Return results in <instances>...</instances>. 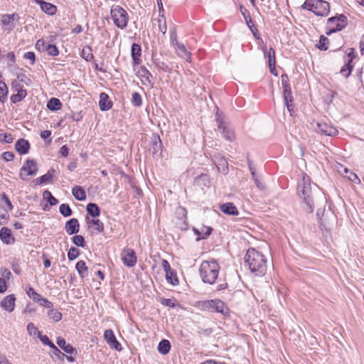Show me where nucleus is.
Listing matches in <instances>:
<instances>
[{"label":"nucleus","instance_id":"obj_19","mask_svg":"<svg viewBox=\"0 0 364 364\" xmlns=\"http://www.w3.org/2000/svg\"><path fill=\"white\" fill-rule=\"evenodd\" d=\"M16 89L18 91L17 93L12 95L10 98L11 102L14 104L21 102L28 95L26 90L23 89V86L20 84H16Z\"/></svg>","mask_w":364,"mask_h":364},{"label":"nucleus","instance_id":"obj_14","mask_svg":"<svg viewBox=\"0 0 364 364\" xmlns=\"http://www.w3.org/2000/svg\"><path fill=\"white\" fill-rule=\"evenodd\" d=\"M0 239L4 244L12 245L15 242V237L13 236L11 230L6 227H3L0 230Z\"/></svg>","mask_w":364,"mask_h":364},{"label":"nucleus","instance_id":"obj_59","mask_svg":"<svg viewBox=\"0 0 364 364\" xmlns=\"http://www.w3.org/2000/svg\"><path fill=\"white\" fill-rule=\"evenodd\" d=\"M9 219L8 210L4 207H0V220H4L5 223Z\"/></svg>","mask_w":364,"mask_h":364},{"label":"nucleus","instance_id":"obj_31","mask_svg":"<svg viewBox=\"0 0 364 364\" xmlns=\"http://www.w3.org/2000/svg\"><path fill=\"white\" fill-rule=\"evenodd\" d=\"M47 107L51 111H58L61 109L62 103L59 99L52 97L48 100Z\"/></svg>","mask_w":364,"mask_h":364},{"label":"nucleus","instance_id":"obj_17","mask_svg":"<svg viewBox=\"0 0 364 364\" xmlns=\"http://www.w3.org/2000/svg\"><path fill=\"white\" fill-rule=\"evenodd\" d=\"M211 157L212 162L215 165L218 171L223 173H227L228 171V162L224 157H216L213 156L211 154H209Z\"/></svg>","mask_w":364,"mask_h":364},{"label":"nucleus","instance_id":"obj_44","mask_svg":"<svg viewBox=\"0 0 364 364\" xmlns=\"http://www.w3.org/2000/svg\"><path fill=\"white\" fill-rule=\"evenodd\" d=\"M38 337L44 345L49 346L50 348L55 347V344L46 335H42L41 332H38Z\"/></svg>","mask_w":364,"mask_h":364},{"label":"nucleus","instance_id":"obj_55","mask_svg":"<svg viewBox=\"0 0 364 364\" xmlns=\"http://www.w3.org/2000/svg\"><path fill=\"white\" fill-rule=\"evenodd\" d=\"M0 274L2 277V279H4L5 280H9L11 277V272L6 268H1L0 269Z\"/></svg>","mask_w":364,"mask_h":364},{"label":"nucleus","instance_id":"obj_62","mask_svg":"<svg viewBox=\"0 0 364 364\" xmlns=\"http://www.w3.org/2000/svg\"><path fill=\"white\" fill-rule=\"evenodd\" d=\"M2 158L6 161H11L14 159V154L11 151H5L2 154Z\"/></svg>","mask_w":364,"mask_h":364},{"label":"nucleus","instance_id":"obj_24","mask_svg":"<svg viewBox=\"0 0 364 364\" xmlns=\"http://www.w3.org/2000/svg\"><path fill=\"white\" fill-rule=\"evenodd\" d=\"M220 210L226 215H237L239 212L232 203H225L220 205Z\"/></svg>","mask_w":364,"mask_h":364},{"label":"nucleus","instance_id":"obj_49","mask_svg":"<svg viewBox=\"0 0 364 364\" xmlns=\"http://www.w3.org/2000/svg\"><path fill=\"white\" fill-rule=\"evenodd\" d=\"M158 23L159 31L163 34H165L166 33V23L164 16H161V17L158 19Z\"/></svg>","mask_w":364,"mask_h":364},{"label":"nucleus","instance_id":"obj_10","mask_svg":"<svg viewBox=\"0 0 364 364\" xmlns=\"http://www.w3.org/2000/svg\"><path fill=\"white\" fill-rule=\"evenodd\" d=\"M206 308L213 312L215 311L223 315L228 312V309L226 307L225 303L220 299L206 301Z\"/></svg>","mask_w":364,"mask_h":364},{"label":"nucleus","instance_id":"obj_35","mask_svg":"<svg viewBox=\"0 0 364 364\" xmlns=\"http://www.w3.org/2000/svg\"><path fill=\"white\" fill-rule=\"evenodd\" d=\"M9 89L6 83L0 80V102L4 103L8 99Z\"/></svg>","mask_w":364,"mask_h":364},{"label":"nucleus","instance_id":"obj_11","mask_svg":"<svg viewBox=\"0 0 364 364\" xmlns=\"http://www.w3.org/2000/svg\"><path fill=\"white\" fill-rule=\"evenodd\" d=\"M316 125V127H314L315 131L322 134L336 136L338 132L335 127L324 122H318Z\"/></svg>","mask_w":364,"mask_h":364},{"label":"nucleus","instance_id":"obj_8","mask_svg":"<svg viewBox=\"0 0 364 364\" xmlns=\"http://www.w3.org/2000/svg\"><path fill=\"white\" fill-rule=\"evenodd\" d=\"M38 172V166L36 163L32 159H27L22 167L19 176L22 180H26V176H35Z\"/></svg>","mask_w":364,"mask_h":364},{"label":"nucleus","instance_id":"obj_3","mask_svg":"<svg viewBox=\"0 0 364 364\" xmlns=\"http://www.w3.org/2000/svg\"><path fill=\"white\" fill-rule=\"evenodd\" d=\"M319 16H326L330 12V4L323 0H306L301 6Z\"/></svg>","mask_w":364,"mask_h":364},{"label":"nucleus","instance_id":"obj_21","mask_svg":"<svg viewBox=\"0 0 364 364\" xmlns=\"http://www.w3.org/2000/svg\"><path fill=\"white\" fill-rule=\"evenodd\" d=\"M112 102L109 100V95L105 92L100 95L99 107L102 111H107L112 107Z\"/></svg>","mask_w":364,"mask_h":364},{"label":"nucleus","instance_id":"obj_64","mask_svg":"<svg viewBox=\"0 0 364 364\" xmlns=\"http://www.w3.org/2000/svg\"><path fill=\"white\" fill-rule=\"evenodd\" d=\"M161 264L163 269L166 273L172 269L168 262L166 259H162Z\"/></svg>","mask_w":364,"mask_h":364},{"label":"nucleus","instance_id":"obj_38","mask_svg":"<svg viewBox=\"0 0 364 364\" xmlns=\"http://www.w3.org/2000/svg\"><path fill=\"white\" fill-rule=\"evenodd\" d=\"M89 226L93 225L94 228L98 232H102L104 231V224L99 219H92L87 222Z\"/></svg>","mask_w":364,"mask_h":364},{"label":"nucleus","instance_id":"obj_41","mask_svg":"<svg viewBox=\"0 0 364 364\" xmlns=\"http://www.w3.org/2000/svg\"><path fill=\"white\" fill-rule=\"evenodd\" d=\"M352 59H349L348 63L341 69V73L346 77H348L353 70V65H351Z\"/></svg>","mask_w":364,"mask_h":364},{"label":"nucleus","instance_id":"obj_36","mask_svg":"<svg viewBox=\"0 0 364 364\" xmlns=\"http://www.w3.org/2000/svg\"><path fill=\"white\" fill-rule=\"evenodd\" d=\"M81 57L87 62L93 59L94 56L92 48L89 46H85L82 50Z\"/></svg>","mask_w":364,"mask_h":364},{"label":"nucleus","instance_id":"obj_16","mask_svg":"<svg viewBox=\"0 0 364 364\" xmlns=\"http://www.w3.org/2000/svg\"><path fill=\"white\" fill-rule=\"evenodd\" d=\"M16 297L14 294H10L4 297L0 303V306L8 312H12L15 308Z\"/></svg>","mask_w":364,"mask_h":364},{"label":"nucleus","instance_id":"obj_63","mask_svg":"<svg viewBox=\"0 0 364 364\" xmlns=\"http://www.w3.org/2000/svg\"><path fill=\"white\" fill-rule=\"evenodd\" d=\"M348 178L350 181H351L352 182H354L355 183H357V184L360 183V178H358L357 174H355V173L350 172V174L348 176Z\"/></svg>","mask_w":364,"mask_h":364},{"label":"nucleus","instance_id":"obj_58","mask_svg":"<svg viewBox=\"0 0 364 364\" xmlns=\"http://www.w3.org/2000/svg\"><path fill=\"white\" fill-rule=\"evenodd\" d=\"M38 304L47 309H51L53 307V303L46 298H43L41 302L38 303Z\"/></svg>","mask_w":364,"mask_h":364},{"label":"nucleus","instance_id":"obj_12","mask_svg":"<svg viewBox=\"0 0 364 364\" xmlns=\"http://www.w3.org/2000/svg\"><path fill=\"white\" fill-rule=\"evenodd\" d=\"M104 338L110 348L116 350L121 351L122 347L121 343L117 340L116 336L112 329H107L104 333Z\"/></svg>","mask_w":364,"mask_h":364},{"label":"nucleus","instance_id":"obj_50","mask_svg":"<svg viewBox=\"0 0 364 364\" xmlns=\"http://www.w3.org/2000/svg\"><path fill=\"white\" fill-rule=\"evenodd\" d=\"M252 179L258 189L260 191H265L267 189L266 185L260 181L259 176H255V178H252Z\"/></svg>","mask_w":364,"mask_h":364},{"label":"nucleus","instance_id":"obj_52","mask_svg":"<svg viewBox=\"0 0 364 364\" xmlns=\"http://www.w3.org/2000/svg\"><path fill=\"white\" fill-rule=\"evenodd\" d=\"M48 44L43 39H39L36 44V48L39 51H46Z\"/></svg>","mask_w":364,"mask_h":364},{"label":"nucleus","instance_id":"obj_13","mask_svg":"<svg viewBox=\"0 0 364 364\" xmlns=\"http://www.w3.org/2000/svg\"><path fill=\"white\" fill-rule=\"evenodd\" d=\"M150 151L155 157H158L161 155L162 142L158 134H152Z\"/></svg>","mask_w":364,"mask_h":364},{"label":"nucleus","instance_id":"obj_60","mask_svg":"<svg viewBox=\"0 0 364 364\" xmlns=\"http://www.w3.org/2000/svg\"><path fill=\"white\" fill-rule=\"evenodd\" d=\"M161 303L164 306L171 308H174L176 306L175 301L171 299H163Z\"/></svg>","mask_w":364,"mask_h":364},{"label":"nucleus","instance_id":"obj_7","mask_svg":"<svg viewBox=\"0 0 364 364\" xmlns=\"http://www.w3.org/2000/svg\"><path fill=\"white\" fill-rule=\"evenodd\" d=\"M206 283L213 284L218 277L220 266L215 259L206 260Z\"/></svg>","mask_w":364,"mask_h":364},{"label":"nucleus","instance_id":"obj_22","mask_svg":"<svg viewBox=\"0 0 364 364\" xmlns=\"http://www.w3.org/2000/svg\"><path fill=\"white\" fill-rule=\"evenodd\" d=\"M15 149L20 154H26L30 149V143L24 139H19L15 144Z\"/></svg>","mask_w":364,"mask_h":364},{"label":"nucleus","instance_id":"obj_48","mask_svg":"<svg viewBox=\"0 0 364 364\" xmlns=\"http://www.w3.org/2000/svg\"><path fill=\"white\" fill-rule=\"evenodd\" d=\"M49 55L51 56H57L59 54V50L58 47L54 44H48L46 46V50Z\"/></svg>","mask_w":364,"mask_h":364},{"label":"nucleus","instance_id":"obj_20","mask_svg":"<svg viewBox=\"0 0 364 364\" xmlns=\"http://www.w3.org/2000/svg\"><path fill=\"white\" fill-rule=\"evenodd\" d=\"M56 343L58 346L66 353L74 355H76L77 354L76 348L73 347L70 344H67L65 340L63 338L58 337Z\"/></svg>","mask_w":364,"mask_h":364},{"label":"nucleus","instance_id":"obj_47","mask_svg":"<svg viewBox=\"0 0 364 364\" xmlns=\"http://www.w3.org/2000/svg\"><path fill=\"white\" fill-rule=\"evenodd\" d=\"M132 103L135 107H140L142 105V98L139 93L135 92L132 94Z\"/></svg>","mask_w":364,"mask_h":364},{"label":"nucleus","instance_id":"obj_37","mask_svg":"<svg viewBox=\"0 0 364 364\" xmlns=\"http://www.w3.org/2000/svg\"><path fill=\"white\" fill-rule=\"evenodd\" d=\"M48 309V316L50 318L53 319L55 322H58L62 319L63 314L60 311L54 309L53 307Z\"/></svg>","mask_w":364,"mask_h":364},{"label":"nucleus","instance_id":"obj_42","mask_svg":"<svg viewBox=\"0 0 364 364\" xmlns=\"http://www.w3.org/2000/svg\"><path fill=\"white\" fill-rule=\"evenodd\" d=\"M43 196L44 199L47 200L51 206L55 205L58 203V200L54 196H53L49 191H45L43 193Z\"/></svg>","mask_w":364,"mask_h":364},{"label":"nucleus","instance_id":"obj_56","mask_svg":"<svg viewBox=\"0 0 364 364\" xmlns=\"http://www.w3.org/2000/svg\"><path fill=\"white\" fill-rule=\"evenodd\" d=\"M27 331L31 336H35L36 334L38 335V332H39L33 323H28Z\"/></svg>","mask_w":364,"mask_h":364},{"label":"nucleus","instance_id":"obj_45","mask_svg":"<svg viewBox=\"0 0 364 364\" xmlns=\"http://www.w3.org/2000/svg\"><path fill=\"white\" fill-rule=\"evenodd\" d=\"M80 255V251L77 247H72L68 252V258L69 260L73 261L75 259Z\"/></svg>","mask_w":364,"mask_h":364},{"label":"nucleus","instance_id":"obj_18","mask_svg":"<svg viewBox=\"0 0 364 364\" xmlns=\"http://www.w3.org/2000/svg\"><path fill=\"white\" fill-rule=\"evenodd\" d=\"M34 1L41 6L43 11L48 15L53 16L57 11V7L51 3L43 0H34Z\"/></svg>","mask_w":364,"mask_h":364},{"label":"nucleus","instance_id":"obj_29","mask_svg":"<svg viewBox=\"0 0 364 364\" xmlns=\"http://www.w3.org/2000/svg\"><path fill=\"white\" fill-rule=\"evenodd\" d=\"M55 172V170L54 168H50L46 174L41 176V177H39L36 179L38 183L43 184V183H46L50 182L53 177Z\"/></svg>","mask_w":364,"mask_h":364},{"label":"nucleus","instance_id":"obj_57","mask_svg":"<svg viewBox=\"0 0 364 364\" xmlns=\"http://www.w3.org/2000/svg\"><path fill=\"white\" fill-rule=\"evenodd\" d=\"M23 58L25 59H28V60H31V65H33L36 62V55H35V53L32 51H28V52H26V53H24Z\"/></svg>","mask_w":364,"mask_h":364},{"label":"nucleus","instance_id":"obj_23","mask_svg":"<svg viewBox=\"0 0 364 364\" xmlns=\"http://www.w3.org/2000/svg\"><path fill=\"white\" fill-rule=\"evenodd\" d=\"M131 55L134 65H139L141 63L140 56L141 55V46L137 43H133L131 48Z\"/></svg>","mask_w":364,"mask_h":364},{"label":"nucleus","instance_id":"obj_5","mask_svg":"<svg viewBox=\"0 0 364 364\" xmlns=\"http://www.w3.org/2000/svg\"><path fill=\"white\" fill-rule=\"evenodd\" d=\"M347 17L343 14L331 17L328 19L326 34L329 36L344 29L347 26Z\"/></svg>","mask_w":364,"mask_h":364},{"label":"nucleus","instance_id":"obj_34","mask_svg":"<svg viewBox=\"0 0 364 364\" xmlns=\"http://www.w3.org/2000/svg\"><path fill=\"white\" fill-rule=\"evenodd\" d=\"M19 16L16 13L12 14H4L2 16L1 23L4 26H9L13 21H18Z\"/></svg>","mask_w":364,"mask_h":364},{"label":"nucleus","instance_id":"obj_6","mask_svg":"<svg viewBox=\"0 0 364 364\" xmlns=\"http://www.w3.org/2000/svg\"><path fill=\"white\" fill-rule=\"evenodd\" d=\"M111 17L114 25L124 29L127 27L128 23V14L125 9L119 5L113 6L111 9Z\"/></svg>","mask_w":364,"mask_h":364},{"label":"nucleus","instance_id":"obj_46","mask_svg":"<svg viewBox=\"0 0 364 364\" xmlns=\"http://www.w3.org/2000/svg\"><path fill=\"white\" fill-rule=\"evenodd\" d=\"M268 64L269 66H272L274 68V65H276V58H275V50L273 48H270L268 51Z\"/></svg>","mask_w":364,"mask_h":364},{"label":"nucleus","instance_id":"obj_43","mask_svg":"<svg viewBox=\"0 0 364 364\" xmlns=\"http://www.w3.org/2000/svg\"><path fill=\"white\" fill-rule=\"evenodd\" d=\"M329 43V40L328 38L324 36H321L318 43L317 44V47L321 50H326L328 47V44Z\"/></svg>","mask_w":364,"mask_h":364},{"label":"nucleus","instance_id":"obj_15","mask_svg":"<svg viewBox=\"0 0 364 364\" xmlns=\"http://www.w3.org/2000/svg\"><path fill=\"white\" fill-rule=\"evenodd\" d=\"M65 230L69 235L77 234L80 231V223L77 218L68 220L65 225Z\"/></svg>","mask_w":364,"mask_h":364},{"label":"nucleus","instance_id":"obj_32","mask_svg":"<svg viewBox=\"0 0 364 364\" xmlns=\"http://www.w3.org/2000/svg\"><path fill=\"white\" fill-rule=\"evenodd\" d=\"M87 212L92 218L98 217L100 214V209L96 203H90L87 205Z\"/></svg>","mask_w":364,"mask_h":364},{"label":"nucleus","instance_id":"obj_61","mask_svg":"<svg viewBox=\"0 0 364 364\" xmlns=\"http://www.w3.org/2000/svg\"><path fill=\"white\" fill-rule=\"evenodd\" d=\"M53 350V354L61 361L64 360L65 354L63 353L55 346L51 348Z\"/></svg>","mask_w":364,"mask_h":364},{"label":"nucleus","instance_id":"obj_4","mask_svg":"<svg viewBox=\"0 0 364 364\" xmlns=\"http://www.w3.org/2000/svg\"><path fill=\"white\" fill-rule=\"evenodd\" d=\"M213 111L215 112V119L218 128L221 130L223 137L229 141H233L235 139L234 131L230 127L225 125L224 123L223 113L217 106L214 107Z\"/></svg>","mask_w":364,"mask_h":364},{"label":"nucleus","instance_id":"obj_26","mask_svg":"<svg viewBox=\"0 0 364 364\" xmlns=\"http://www.w3.org/2000/svg\"><path fill=\"white\" fill-rule=\"evenodd\" d=\"M72 193L75 198L77 200L82 201L86 199V192L80 186H75L72 189Z\"/></svg>","mask_w":364,"mask_h":364},{"label":"nucleus","instance_id":"obj_39","mask_svg":"<svg viewBox=\"0 0 364 364\" xmlns=\"http://www.w3.org/2000/svg\"><path fill=\"white\" fill-rule=\"evenodd\" d=\"M59 211L64 217H69L72 215L73 210L70 205L67 203H63L60 205Z\"/></svg>","mask_w":364,"mask_h":364},{"label":"nucleus","instance_id":"obj_40","mask_svg":"<svg viewBox=\"0 0 364 364\" xmlns=\"http://www.w3.org/2000/svg\"><path fill=\"white\" fill-rule=\"evenodd\" d=\"M73 244L77 247H85L86 246V242L83 236L80 235H74L72 238Z\"/></svg>","mask_w":364,"mask_h":364},{"label":"nucleus","instance_id":"obj_30","mask_svg":"<svg viewBox=\"0 0 364 364\" xmlns=\"http://www.w3.org/2000/svg\"><path fill=\"white\" fill-rule=\"evenodd\" d=\"M171 349V343L166 339L161 340L158 345V351L162 355H166Z\"/></svg>","mask_w":364,"mask_h":364},{"label":"nucleus","instance_id":"obj_2","mask_svg":"<svg viewBox=\"0 0 364 364\" xmlns=\"http://www.w3.org/2000/svg\"><path fill=\"white\" fill-rule=\"evenodd\" d=\"M298 194L303 199L306 205L305 210L308 213H312L314 209V193L311 185V178L305 173H302V181L298 184Z\"/></svg>","mask_w":364,"mask_h":364},{"label":"nucleus","instance_id":"obj_51","mask_svg":"<svg viewBox=\"0 0 364 364\" xmlns=\"http://www.w3.org/2000/svg\"><path fill=\"white\" fill-rule=\"evenodd\" d=\"M176 48L178 49L180 55H182L183 57L188 55V51L183 44H181L176 41Z\"/></svg>","mask_w":364,"mask_h":364},{"label":"nucleus","instance_id":"obj_27","mask_svg":"<svg viewBox=\"0 0 364 364\" xmlns=\"http://www.w3.org/2000/svg\"><path fill=\"white\" fill-rule=\"evenodd\" d=\"M75 269L80 278L83 279L87 276L88 268L83 260L78 261L75 264Z\"/></svg>","mask_w":364,"mask_h":364},{"label":"nucleus","instance_id":"obj_33","mask_svg":"<svg viewBox=\"0 0 364 364\" xmlns=\"http://www.w3.org/2000/svg\"><path fill=\"white\" fill-rule=\"evenodd\" d=\"M166 279L168 283L173 286H176L179 283L176 272L174 269H171V271L166 273Z\"/></svg>","mask_w":364,"mask_h":364},{"label":"nucleus","instance_id":"obj_54","mask_svg":"<svg viewBox=\"0 0 364 364\" xmlns=\"http://www.w3.org/2000/svg\"><path fill=\"white\" fill-rule=\"evenodd\" d=\"M1 200L4 201V203H6L7 208H8V210H12L13 208H14V206L10 200V199L9 198V197L5 194V193H2L1 195Z\"/></svg>","mask_w":364,"mask_h":364},{"label":"nucleus","instance_id":"obj_1","mask_svg":"<svg viewBox=\"0 0 364 364\" xmlns=\"http://www.w3.org/2000/svg\"><path fill=\"white\" fill-rule=\"evenodd\" d=\"M245 264L255 276H264L267 269V260L265 256L255 248H249L244 257Z\"/></svg>","mask_w":364,"mask_h":364},{"label":"nucleus","instance_id":"obj_25","mask_svg":"<svg viewBox=\"0 0 364 364\" xmlns=\"http://www.w3.org/2000/svg\"><path fill=\"white\" fill-rule=\"evenodd\" d=\"M138 74L139 76L141 78L142 83H151L152 75L144 66H141L139 68Z\"/></svg>","mask_w":364,"mask_h":364},{"label":"nucleus","instance_id":"obj_9","mask_svg":"<svg viewBox=\"0 0 364 364\" xmlns=\"http://www.w3.org/2000/svg\"><path fill=\"white\" fill-rule=\"evenodd\" d=\"M123 264L128 267H133L137 262L136 252L133 249L124 248L121 253Z\"/></svg>","mask_w":364,"mask_h":364},{"label":"nucleus","instance_id":"obj_28","mask_svg":"<svg viewBox=\"0 0 364 364\" xmlns=\"http://www.w3.org/2000/svg\"><path fill=\"white\" fill-rule=\"evenodd\" d=\"M283 94L285 104L287 109L290 111V102H292L294 100L290 85H286V87H283Z\"/></svg>","mask_w":364,"mask_h":364},{"label":"nucleus","instance_id":"obj_53","mask_svg":"<svg viewBox=\"0 0 364 364\" xmlns=\"http://www.w3.org/2000/svg\"><path fill=\"white\" fill-rule=\"evenodd\" d=\"M14 138L12 137L11 134L5 133L4 134H0V142L4 143H11L13 141Z\"/></svg>","mask_w":364,"mask_h":364}]
</instances>
